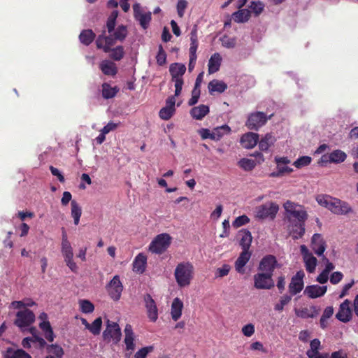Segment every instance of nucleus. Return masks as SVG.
<instances>
[{
    "label": "nucleus",
    "instance_id": "nucleus-37",
    "mask_svg": "<svg viewBox=\"0 0 358 358\" xmlns=\"http://www.w3.org/2000/svg\"><path fill=\"white\" fill-rule=\"evenodd\" d=\"M311 309L313 310V312H310L308 308H302L300 309L295 308L294 312L296 315L299 317L303 319L313 318L317 315V311L315 306H312Z\"/></svg>",
    "mask_w": 358,
    "mask_h": 358
},
{
    "label": "nucleus",
    "instance_id": "nucleus-63",
    "mask_svg": "<svg viewBox=\"0 0 358 358\" xmlns=\"http://www.w3.org/2000/svg\"><path fill=\"white\" fill-rule=\"evenodd\" d=\"M50 170L51 171V173L57 178L59 182H64L65 179L64 176L61 173V172L55 167L50 166Z\"/></svg>",
    "mask_w": 358,
    "mask_h": 358
},
{
    "label": "nucleus",
    "instance_id": "nucleus-53",
    "mask_svg": "<svg viewBox=\"0 0 358 358\" xmlns=\"http://www.w3.org/2000/svg\"><path fill=\"white\" fill-rule=\"evenodd\" d=\"M157 63L159 66H163L166 63V53L162 45H159L158 53L156 56Z\"/></svg>",
    "mask_w": 358,
    "mask_h": 358
},
{
    "label": "nucleus",
    "instance_id": "nucleus-31",
    "mask_svg": "<svg viewBox=\"0 0 358 358\" xmlns=\"http://www.w3.org/2000/svg\"><path fill=\"white\" fill-rule=\"evenodd\" d=\"M222 62V57L217 52L214 53L208 62V73L213 74L219 71Z\"/></svg>",
    "mask_w": 358,
    "mask_h": 358
},
{
    "label": "nucleus",
    "instance_id": "nucleus-24",
    "mask_svg": "<svg viewBox=\"0 0 358 358\" xmlns=\"http://www.w3.org/2000/svg\"><path fill=\"white\" fill-rule=\"evenodd\" d=\"M99 68L106 76H115L117 73L116 64L109 60H103L99 64Z\"/></svg>",
    "mask_w": 358,
    "mask_h": 358
},
{
    "label": "nucleus",
    "instance_id": "nucleus-11",
    "mask_svg": "<svg viewBox=\"0 0 358 358\" xmlns=\"http://www.w3.org/2000/svg\"><path fill=\"white\" fill-rule=\"evenodd\" d=\"M106 288L110 298L115 301H118L123 290V285L120 280V276L115 275L109 282Z\"/></svg>",
    "mask_w": 358,
    "mask_h": 358
},
{
    "label": "nucleus",
    "instance_id": "nucleus-35",
    "mask_svg": "<svg viewBox=\"0 0 358 358\" xmlns=\"http://www.w3.org/2000/svg\"><path fill=\"white\" fill-rule=\"evenodd\" d=\"M96 37V34L92 29H84L79 35V40L81 43L88 46L90 45Z\"/></svg>",
    "mask_w": 358,
    "mask_h": 358
},
{
    "label": "nucleus",
    "instance_id": "nucleus-30",
    "mask_svg": "<svg viewBox=\"0 0 358 358\" xmlns=\"http://www.w3.org/2000/svg\"><path fill=\"white\" fill-rule=\"evenodd\" d=\"M209 107L208 106L201 104L199 106L194 107L190 110L191 116L196 120H202L208 113Z\"/></svg>",
    "mask_w": 358,
    "mask_h": 358
},
{
    "label": "nucleus",
    "instance_id": "nucleus-10",
    "mask_svg": "<svg viewBox=\"0 0 358 358\" xmlns=\"http://www.w3.org/2000/svg\"><path fill=\"white\" fill-rule=\"evenodd\" d=\"M300 252L303 257L306 270L309 273H313L315 271L317 264V258L313 256V253L310 252L305 245L300 246Z\"/></svg>",
    "mask_w": 358,
    "mask_h": 358
},
{
    "label": "nucleus",
    "instance_id": "nucleus-32",
    "mask_svg": "<svg viewBox=\"0 0 358 358\" xmlns=\"http://www.w3.org/2000/svg\"><path fill=\"white\" fill-rule=\"evenodd\" d=\"M147 258L142 253L138 254L133 262V270L135 272L143 273L145 270Z\"/></svg>",
    "mask_w": 358,
    "mask_h": 358
},
{
    "label": "nucleus",
    "instance_id": "nucleus-57",
    "mask_svg": "<svg viewBox=\"0 0 358 358\" xmlns=\"http://www.w3.org/2000/svg\"><path fill=\"white\" fill-rule=\"evenodd\" d=\"M230 266L224 264L222 267L217 268L215 271V276L222 278L227 275L230 271Z\"/></svg>",
    "mask_w": 358,
    "mask_h": 358
},
{
    "label": "nucleus",
    "instance_id": "nucleus-13",
    "mask_svg": "<svg viewBox=\"0 0 358 358\" xmlns=\"http://www.w3.org/2000/svg\"><path fill=\"white\" fill-rule=\"evenodd\" d=\"M61 252L66 266L72 272L77 273L78 266L73 260V252L71 243L62 244Z\"/></svg>",
    "mask_w": 358,
    "mask_h": 358
},
{
    "label": "nucleus",
    "instance_id": "nucleus-60",
    "mask_svg": "<svg viewBox=\"0 0 358 358\" xmlns=\"http://www.w3.org/2000/svg\"><path fill=\"white\" fill-rule=\"evenodd\" d=\"M242 333L247 337L252 336L255 333V326L250 323L243 326Z\"/></svg>",
    "mask_w": 358,
    "mask_h": 358
},
{
    "label": "nucleus",
    "instance_id": "nucleus-58",
    "mask_svg": "<svg viewBox=\"0 0 358 358\" xmlns=\"http://www.w3.org/2000/svg\"><path fill=\"white\" fill-rule=\"evenodd\" d=\"M153 347L152 346H148V347H144L140 349L138 351L136 352L134 355V358H146L148 354L152 351Z\"/></svg>",
    "mask_w": 358,
    "mask_h": 358
},
{
    "label": "nucleus",
    "instance_id": "nucleus-44",
    "mask_svg": "<svg viewBox=\"0 0 358 358\" xmlns=\"http://www.w3.org/2000/svg\"><path fill=\"white\" fill-rule=\"evenodd\" d=\"M190 42L189 52H196L199 45L196 26H194L190 32Z\"/></svg>",
    "mask_w": 358,
    "mask_h": 358
},
{
    "label": "nucleus",
    "instance_id": "nucleus-54",
    "mask_svg": "<svg viewBox=\"0 0 358 358\" xmlns=\"http://www.w3.org/2000/svg\"><path fill=\"white\" fill-rule=\"evenodd\" d=\"M250 8L254 14L258 16L264 10V4L261 1H252Z\"/></svg>",
    "mask_w": 358,
    "mask_h": 358
},
{
    "label": "nucleus",
    "instance_id": "nucleus-5",
    "mask_svg": "<svg viewBox=\"0 0 358 358\" xmlns=\"http://www.w3.org/2000/svg\"><path fill=\"white\" fill-rule=\"evenodd\" d=\"M278 267L279 264L277 258L273 255H266L260 260L257 270L273 276L275 269Z\"/></svg>",
    "mask_w": 358,
    "mask_h": 358
},
{
    "label": "nucleus",
    "instance_id": "nucleus-59",
    "mask_svg": "<svg viewBox=\"0 0 358 358\" xmlns=\"http://www.w3.org/2000/svg\"><path fill=\"white\" fill-rule=\"evenodd\" d=\"M343 278V274L341 271H336L330 275V282L333 285H336L340 282Z\"/></svg>",
    "mask_w": 358,
    "mask_h": 358
},
{
    "label": "nucleus",
    "instance_id": "nucleus-56",
    "mask_svg": "<svg viewBox=\"0 0 358 358\" xmlns=\"http://www.w3.org/2000/svg\"><path fill=\"white\" fill-rule=\"evenodd\" d=\"M187 1L186 0H178L177 5H176V9L178 15L180 17H182L185 15V11L187 7Z\"/></svg>",
    "mask_w": 358,
    "mask_h": 358
},
{
    "label": "nucleus",
    "instance_id": "nucleus-50",
    "mask_svg": "<svg viewBox=\"0 0 358 358\" xmlns=\"http://www.w3.org/2000/svg\"><path fill=\"white\" fill-rule=\"evenodd\" d=\"M312 159L309 156H302L298 158L294 163L293 165L297 168L301 169L303 166H306L310 164Z\"/></svg>",
    "mask_w": 358,
    "mask_h": 358
},
{
    "label": "nucleus",
    "instance_id": "nucleus-17",
    "mask_svg": "<svg viewBox=\"0 0 358 358\" xmlns=\"http://www.w3.org/2000/svg\"><path fill=\"white\" fill-rule=\"evenodd\" d=\"M121 331L119 325L115 322H110L108 320V324L106 330L103 333L104 340L110 341L111 338L115 343L119 342L121 338Z\"/></svg>",
    "mask_w": 358,
    "mask_h": 358
},
{
    "label": "nucleus",
    "instance_id": "nucleus-42",
    "mask_svg": "<svg viewBox=\"0 0 358 358\" xmlns=\"http://www.w3.org/2000/svg\"><path fill=\"white\" fill-rule=\"evenodd\" d=\"M300 209H296L295 211L292 212L290 216L293 217L296 219L294 222H300L304 223L308 219V213L306 210H303L301 206H299Z\"/></svg>",
    "mask_w": 358,
    "mask_h": 358
},
{
    "label": "nucleus",
    "instance_id": "nucleus-6",
    "mask_svg": "<svg viewBox=\"0 0 358 358\" xmlns=\"http://www.w3.org/2000/svg\"><path fill=\"white\" fill-rule=\"evenodd\" d=\"M279 210L278 205L273 202H269L258 206L256 209V216L259 219L270 218L273 220Z\"/></svg>",
    "mask_w": 358,
    "mask_h": 358
},
{
    "label": "nucleus",
    "instance_id": "nucleus-16",
    "mask_svg": "<svg viewBox=\"0 0 358 358\" xmlns=\"http://www.w3.org/2000/svg\"><path fill=\"white\" fill-rule=\"evenodd\" d=\"M134 18L139 22L140 25L144 29H147L152 19L151 12L143 13L140 3H136L133 5Z\"/></svg>",
    "mask_w": 358,
    "mask_h": 358
},
{
    "label": "nucleus",
    "instance_id": "nucleus-15",
    "mask_svg": "<svg viewBox=\"0 0 358 358\" xmlns=\"http://www.w3.org/2000/svg\"><path fill=\"white\" fill-rule=\"evenodd\" d=\"M143 301L147 310L148 317L151 322H155L158 319V308L155 301L150 294L144 295Z\"/></svg>",
    "mask_w": 358,
    "mask_h": 358
},
{
    "label": "nucleus",
    "instance_id": "nucleus-18",
    "mask_svg": "<svg viewBox=\"0 0 358 358\" xmlns=\"http://www.w3.org/2000/svg\"><path fill=\"white\" fill-rule=\"evenodd\" d=\"M310 248L318 257H321L324 254L327 248V243L322 234H313L311 238Z\"/></svg>",
    "mask_w": 358,
    "mask_h": 358
},
{
    "label": "nucleus",
    "instance_id": "nucleus-29",
    "mask_svg": "<svg viewBox=\"0 0 358 358\" xmlns=\"http://www.w3.org/2000/svg\"><path fill=\"white\" fill-rule=\"evenodd\" d=\"M276 138L271 133L266 134L259 142V148L261 151L266 152L269 148L274 145Z\"/></svg>",
    "mask_w": 358,
    "mask_h": 358
},
{
    "label": "nucleus",
    "instance_id": "nucleus-61",
    "mask_svg": "<svg viewBox=\"0 0 358 358\" xmlns=\"http://www.w3.org/2000/svg\"><path fill=\"white\" fill-rule=\"evenodd\" d=\"M299 206H300L290 201H287L284 203L285 210L287 213L289 214V215H291V214H292V212L295 211L296 210V208Z\"/></svg>",
    "mask_w": 358,
    "mask_h": 358
},
{
    "label": "nucleus",
    "instance_id": "nucleus-19",
    "mask_svg": "<svg viewBox=\"0 0 358 358\" xmlns=\"http://www.w3.org/2000/svg\"><path fill=\"white\" fill-rule=\"evenodd\" d=\"M350 301L345 299L339 306L338 313L336 314V317L341 322H348L352 318V310L350 308Z\"/></svg>",
    "mask_w": 358,
    "mask_h": 358
},
{
    "label": "nucleus",
    "instance_id": "nucleus-7",
    "mask_svg": "<svg viewBox=\"0 0 358 358\" xmlns=\"http://www.w3.org/2000/svg\"><path fill=\"white\" fill-rule=\"evenodd\" d=\"M254 287L257 289H271L275 286L273 276L258 271L253 276Z\"/></svg>",
    "mask_w": 358,
    "mask_h": 358
},
{
    "label": "nucleus",
    "instance_id": "nucleus-64",
    "mask_svg": "<svg viewBox=\"0 0 358 358\" xmlns=\"http://www.w3.org/2000/svg\"><path fill=\"white\" fill-rule=\"evenodd\" d=\"M330 358H348L347 353L343 350L333 352Z\"/></svg>",
    "mask_w": 358,
    "mask_h": 358
},
{
    "label": "nucleus",
    "instance_id": "nucleus-12",
    "mask_svg": "<svg viewBox=\"0 0 358 358\" xmlns=\"http://www.w3.org/2000/svg\"><path fill=\"white\" fill-rule=\"evenodd\" d=\"M116 41L117 40L115 38L113 34L106 36V30H103L101 34L99 35L96 40V45L98 49H102L104 52L108 53L111 47L115 44Z\"/></svg>",
    "mask_w": 358,
    "mask_h": 358
},
{
    "label": "nucleus",
    "instance_id": "nucleus-52",
    "mask_svg": "<svg viewBox=\"0 0 358 358\" xmlns=\"http://www.w3.org/2000/svg\"><path fill=\"white\" fill-rule=\"evenodd\" d=\"M174 111L175 109L165 106L159 110V116L164 120H168L173 116Z\"/></svg>",
    "mask_w": 358,
    "mask_h": 358
},
{
    "label": "nucleus",
    "instance_id": "nucleus-41",
    "mask_svg": "<svg viewBox=\"0 0 358 358\" xmlns=\"http://www.w3.org/2000/svg\"><path fill=\"white\" fill-rule=\"evenodd\" d=\"M238 165L245 171H251L256 166L257 162L253 159L242 158L238 162Z\"/></svg>",
    "mask_w": 358,
    "mask_h": 358
},
{
    "label": "nucleus",
    "instance_id": "nucleus-26",
    "mask_svg": "<svg viewBox=\"0 0 358 358\" xmlns=\"http://www.w3.org/2000/svg\"><path fill=\"white\" fill-rule=\"evenodd\" d=\"M124 343L127 350L133 351L135 349L134 335L131 324H127L124 328Z\"/></svg>",
    "mask_w": 358,
    "mask_h": 358
},
{
    "label": "nucleus",
    "instance_id": "nucleus-47",
    "mask_svg": "<svg viewBox=\"0 0 358 358\" xmlns=\"http://www.w3.org/2000/svg\"><path fill=\"white\" fill-rule=\"evenodd\" d=\"M115 38L117 41H123L127 36V27L124 25H119L115 30L113 31Z\"/></svg>",
    "mask_w": 358,
    "mask_h": 358
},
{
    "label": "nucleus",
    "instance_id": "nucleus-49",
    "mask_svg": "<svg viewBox=\"0 0 358 358\" xmlns=\"http://www.w3.org/2000/svg\"><path fill=\"white\" fill-rule=\"evenodd\" d=\"M102 324V320L101 317L96 318L92 324H90V327L87 328L92 334L94 335H99L101 331Z\"/></svg>",
    "mask_w": 358,
    "mask_h": 358
},
{
    "label": "nucleus",
    "instance_id": "nucleus-20",
    "mask_svg": "<svg viewBox=\"0 0 358 358\" xmlns=\"http://www.w3.org/2000/svg\"><path fill=\"white\" fill-rule=\"evenodd\" d=\"M252 252L248 250H243L235 262L236 271L241 274L245 273V266L249 262Z\"/></svg>",
    "mask_w": 358,
    "mask_h": 358
},
{
    "label": "nucleus",
    "instance_id": "nucleus-40",
    "mask_svg": "<svg viewBox=\"0 0 358 358\" xmlns=\"http://www.w3.org/2000/svg\"><path fill=\"white\" fill-rule=\"evenodd\" d=\"M230 132L231 128L227 124L216 127L213 131V140L220 141L224 134H228Z\"/></svg>",
    "mask_w": 358,
    "mask_h": 358
},
{
    "label": "nucleus",
    "instance_id": "nucleus-23",
    "mask_svg": "<svg viewBox=\"0 0 358 358\" xmlns=\"http://www.w3.org/2000/svg\"><path fill=\"white\" fill-rule=\"evenodd\" d=\"M3 358H32L31 356L22 349L8 348L2 352Z\"/></svg>",
    "mask_w": 358,
    "mask_h": 358
},
{
    "label": "nucleus",
    "instance_id": "nucleus-9",
    "mask_svg": "<svg viewBox=\"0 0 358 358\" xmlns=\"http://www.w3.org/2000/svg\"><path fill=\"white\" fill-rule=\"evenodd\" d=\"M271 115L268 117L263 112H255L251 113L246 122L245 125L250 130H257L264 125Z\"/></svg>",
    "mask_w": 358,
    "mask_h": 358
},
{
    "label": "nucleus",
    "instance_id": "nucleus-28",
    "mask_svg": "<svg viewBox=\"0 0 358 358\" xmlns=\"http://www.w3.org/2000/svg\"><path fill=\"white\" fill-rule=\"evenodd\" d=\"M183 303L179 298H175L171 304V315L174 321H178L181 317Z\"/></svg>",
    "mask_w": 358,
    "mask_h": 358
},
{
    "label": "nucleus",
    "instance_id": "nucleus-3",
    "mask_svg": "<svg viewBox=\"0 0 358 358\" xmlns=\"http://www.w3.org/2000/svg\"><path fill=\"white\" fill-rule=\"evenodd\" d=\"M186 71V66L181 63H173L169 66L171 80L175 83V96L180 94L184 84L182 76Z\"/></svg>",
    "mask_w": 358,
    "mask_h": 358
},
{
    "label": "nucleus",
    "instance_id": "nucleus-45",
    "mask_svg": "<svg viewBox=\"0 0 358 358\" xmlns=\"http://www.w3.org/2000/svg\"><path fill=\"white\" fill-rule=\"evenodd\" d=\"M79 306L80 310L85 314L92 313L94 310V304L87 299L80 300Z\"/></svg>",
    "mask_w": 358,
    "mask_h": 358
},
{
    "label": "nucleus",
    "instance_id": "nucleus-21",
    "mask_svg": "<svg viewBox=\"0 0 358 358\" xmlns=\"http://www.w3.org/2000/svg\"><path fill=\"white\" fill-rule=\"evenodd\" d=\"M327 290V286H320L318 285H313L306 286L303 294L310 299H316L321 297L325 294Z\"/></svg>",
    "mask_w": 358,
    "mask_h": 358
},
{
    "label": "nucleus",
    "instance_id": "nucleus-43",
    "mask_svg": "<svg viewBox=\"0 0 358 358\" xmlns=\"http://www.w3.org/2000/svg\"><path fill=\"white\" fill-rule=\"evenodd\" d=\"M110 57L114 61H120L124 56V48L122 45H118L116 48H110Z\"/></svg>",
    "mask_w": 358,
    "mask_h": 358
},
{
    "label": "nucleus",
    "instance_id": "nucleus-38",
    "mask_svg": "<svg viewBox=\"0 0 358 358\" xmlns=\"http://www.w3.org/2000/svg\"><path fill=\"white\" fill-rule=\"evenodd\" d=\"M326 157L329 158V161L330 162L341 163L345 160L347 155L343 151L336 150L331 152L328 157H327L326 155H324L322 157V158Z\"/></svg>",
    "mask_w": 358,
    "mask_h": 358
},
{
    "label": "nucleus",
    "instance_id": "nucleus-22",
    "mask_svg": "<svg viewBox=\"0 0 358 358\" xmlns=\"http://www.w3.org/2000/svg\"><path fill=\"white\" fill-rule=\"evenodd\" d=\"M259 141V134L253 132H248L243 134L240 140L242 147L246 149L253 148Z\"/></svg>",
    "mask_w": 358,
    "mask_h": 358
},
{
    "label": "nucleus",
    "instance_id": "nucleus-33",
    "mask_svg": "<svg viewBox=\"0 0 358 358\" xmlns=\"http://www.w3.org/2000/svg\"><path fill=\"white\" fill-rule=\"evenodd\" d=\"M289 219V221L292 223V228L290 231V235L294 239H299L301 238L305 234V224L292 222L291 217Z\"/></svg>",
    "mask_w": 358,
    "mask_h": 358
},
{
    "label": "nucleus",
    "instance_id": "nucleus-27",
    "mask_svg": "<svg viewBox=\"0 0 358 358\" xmlns=\"http://www.w3.org/2000/svg\"><path fill=\"white\" fill-rule=\"evenodd\" d=\"M210 94L213 95L215 92L222 93L227 89V85L222 80L213 79L208 85Z\"/></svg>",
    "mask_w": 358,
    "mask_h": 358
},
{
    "label": "nucleus",
    "instance_id": "nucleus-25",
    "mask_svg": "<svg viewBox=\"0 0 358 358\" xmlns=\"http://www.w3.org/2000/svg\"><path fill=\"white\" fill-rule=\"evenodd\" d=\"M240 236L239 244L242 248V250H250L251 246L252 236L250 231L247 229L241 230L238 232Z\"/></svg>",
    "mask_w": 358,
    "mask_h": 358
},
{
    "label": "nucleus",
    "instance_id": "nucleus-14",
    "mask_svg": "<svg viewBox=\"0 0 358 358\" xmlns=\"http://www.w3.org/2000/svg\"><path fill=\"white\" fill-rule=\"evenodd\" d=\"M304 276L305 273L302 270L297 271L296 273L292 276L289 285V292L292 296L299 294L303 289Z\"/></svg>",
    "mask_w": 358,
    "mask_h": 358
},
{
    "label": "nucleus",
    "instance_id": "nucleus-8",
    "mask_svg": "<svg viewBox=\"0 0 358 358\" xmlns=\"http://www.w3.org/2000/svg\"><path fill=\"white\" fill-rule=\"evenodd\" d=\"M35 321V315L29 309L25 308L16 313V318L14 321L15 325L20 329L27 327L32 324Z\"/></svg>",
    "mask_w": 358,
    "mask_h": 358
},
{
    "label": "nucleus",
    "instance_id": "nucleus-36",
    "mask_svg": "<svg viewBox=\"0 0 358 358\" xmlns=\"http://www.w3.org/2000/svg\"><path fill=\"white\" fill-rule=\"evenodd\" d=\"M233 18L236 22L243 23L249 20L251 12L248 9H239L233 13Z\"/></svg>",
    "mask_w": 358,
    "mask_h": 358
},
{
    "label": "nucleus",
    "instance_id": "nucleus-55",
    "mask_svg": "<svg viewBox=\"0 0 358 358\" xmlns=\"http://www.w3.org/2000/svg\"><path fill=\"white\" fill-rule=\"evenodd\" d=\"M249 222L250 218L247 215H243L236 217L233 222L232 225L234 228H238L249 223Z\"/></svg>",
    "mask_w": 358,
    "mask_h": 358
},
{
    "label": "nucleus",
    "instance_id": "nucleus-1",
    "mask_svg": "<svg viewBox=\"0 0 358 358\" xmlns=\"http://www.w3.org/2000/svg\"><path fill=\"white\" fill-rule=\"evenodd\" d=\"M316 201L320 206L325 207L336 215H347L352 211L348 203L329 195H318Z\"/></svg>",
    "mask_w": 358,
    "mask_h": 358
},
{
    "label": "nucleus",
    "instance_id": "nucleus-2",
    "mask_svg": "<svg viewBox=\"0 0 358 358\" xmlns=\"http://www.w3.org/2000/svg\"><path fill=\"white\" fill-rule=\"evenodd\" d=\"M194 268L192 263H179L175 269L174 276L178 286L185 287L189 286L194 278Z\"/></svg>",
    "mask_w": 358,
    "mask_h": 358
},
{
    "label": "nucleus",
    "instance_id": "nucleus-39",
    "mask_svg": "<svg viewBox=\"0 0 358 358\" xmlns=\"http://www.w3.org/2000/svg\"><path fill=\"white\" fill-rule=\"evenodd\" d=\"M71 216L73 218V222L76 225H78L80 222V218L82 215V208L75 200L71 202Z\"/></svg>",
    "mask_w": 358,
    "mask_h": 358
},
{
    "label": "nucleus",
    "instance_id": "nucleus-48",
    "mask_svg": "<svg viewBox=\"0 0 358 358\" xmlns=\"http://www.w3.org/2000/svg\"><path fill=\"white\" fill-rule=\"evenodd\" d=\"M47 351L50 354L55 355L58 358H62L64 355V350L62 348L56 344L47 345Z\"/></svg>",
    "mask_w": 358,
    "mask_h": 358
},
{
    "label": "nucleus",
    "instance_id": "nucleus-51",
    "mask_svg": "<svg viewBox=\"0 0 358 358\" xmlns=\"http://www.w3.org/2000/svg\"><path fill=\"white\" fill-rule=\"evenodd\" d=\"M292 300V296L285 294L280 297L279 303L275 305L274 309L277 311H282L284 306L288 304Z\"/></svg>",
    "mask_w": 358,
    "mask_h": 358
},
{
    "label": "nucleus",
    "instance_id": "nucleus-46",
    "mask_svg": "<svg viewBox=\"0 0 358 358\" xmlns=\"http://www.w3.org/2000/svg\"><path fill=\"white\" fill-rule=\"evenodd\" d=\"M117 15V11L113 10L107 20L106 28L109 34H111L115 30Z\"/></svg>",
    "mask_w": 358,
    "mask_h": 358
},
{
    "label": "nucleus",
    "instance_id": "nucleus-34",
    "mask_svg": "<svg viewBox=\"0 0 358 358\" xmlns=\"http://www.w3.org/2000/svg\"><path fill=\"white\" fill-rule=\"evenodd\" d=\"M101 87L102 96L105 99H109L115 97L120 90L117 86L111 87L110 85L107 83H103Z\"/></svg>",
    "mask_w": 358,
    "mask_h": 358
},
{
    "label": "nucleus",
    "instance_id": "nucleus-62",
    "mask_svg": "<svg viewBox=\"0 0 358 358\" xmlns=\"http://www.w3.org/2000/svg\"><path fill=\"white\" fill-rule=\"evenodd\" d=\"M120 125V122L115 123L113 122H109L106 126H104L101 130L104 134H108L110 131L115 130L118 126Z\"/></svg>",
    "mask_w": 358,
    "mask_h": 358
},
{
    "label": "nucleus",
    "instance_id": "nucleus-4",
    "mask_svg": "<svg viewBox=\"0 0 358 358\" xmlns=\"http://www.w3.org/2000/svg\"><path fill=\"white\" fill-rule=\"evenodd\" d=\"M172 238L167 233L156 236L149 245V250L152 253L161 255L171 245Z\"/></svg>",
    "mask_w": 358,
    "mask_h": 358
}]
</instances>
